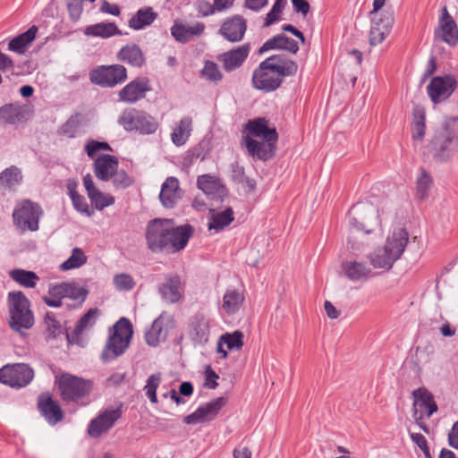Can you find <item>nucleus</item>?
Returning <instances> with one entry per match:
<instances>
[{
    "instance_id": "1",
    "label": "nucleus",
    "mask_w": 458,
    "mask_h": 458,
    "mask_svg": "<svg viewBox=\"0 0 458 458\" xmlns=\"http://www.w3.org/2000/svg\"><path fill=\"white\" fill-rule=\"evenodd\" d=\"M193 233L190 224L176 226L173 219L154 218L147 224L145 240L151 252L174 254L187 246Z\"/></svg>"
},
{
    "instance_id": "2",
    "label": "nucleus",
    "mask_w": 458,
    "mask_h": 458,
    "mask_svg": "<svg viewBox=\"0 0 458 458\" xmlns=\"http://www.w3.org/2000/svg\"><path fill=\"white\" fill-rule=\"evenodd\" d=\"M297 71L298 64L295 61L284 55H273L262 61L254 70L252 85L264 92H272L281 87L285 77L295 75Z\"/></svg>"
},
{
    "instance_id": "3",
    "label": "nucleus",
    "mask_w": 458,
    "mask_h": 458,
    "mask_svg": "<svg viewBox=\"0 0 458 458\" xmlns=\"http://www.w3.org/2000/svg\"><path fill=\"white\" fill-rule=\"evenodd\" d=\"M113 328L114 332L108 336L100 356L104 363L123 355L129 347L132 336V325L126 318H121Z\"/></svg>"
},
{
    "instance_id": "4",
    "label": "nucleus",
    "mask_w": 458,
    "mask_h": 458,
    "mask_svg": "<svg viewBox=\"0 0 458 458\" xmlns=\"http://www.w3.org/2000/svg\"><path fill=\"white\" fill-rule=\"evenodd\" d=\"M57 387L64 402L86 404L93 389V381L64 373L57 381Z\"/></svg>"
},
{
    "instance_id": "5",
    "label": "nucleus",
    "mask_w": 458,
    "mask_h": 458,
    "mask_svg": "<svg viewBox=\"0 0 458 458\" xmlns=\"http://www.w3.org/2000/svg\"><path fill=\"white\" fill-rule=\"evenodd\" d=\"M8 310L12 329L21 332V329H30L33 327L34 316L30 310V302L22 292L8 293Z\"/></svg>"
},
{
    "instance_id": "6",
    "label": "nucleus",
    "mask_w": 458,
    "mask_h": 458,
    "mask_svg": "<svg viewBox=\"0 0 458 458\" xmlns=\"http://www.w3.org/2000/svg\"><path fill=\"white\" fill-rule=\"evenodd\" d=\"M118 123L126 131H136L142 135L155 133L159 126L154 116L134 107L125 108L118 118Z\"/></svg>"
},
{
    "instance_id": "7",
    "label": "nucleus",
    "mask_w": 458,
    "mask_h": 458,
    "mask_svg": "<svg viewBox=\"0 0 458 458\" xmlns=\"http://www.w3.org/2000/svg\"><path fill=\"white\" fill-rule=\"evenodd\" d=\"M43 216V209L38 203L30 199L18 202L13 212V224L22 232H36L39 228V219Z\"/></svg>"
},
{
    "instance_id": "8",
    "label": "nucleus",
    "mask_w": 458,
    "mask_h": 458,
    "mask_svg": "<svg viewBox=\"0 0 458 458\" xmlns=\"http://www.w3.org/2000/svg\"><path fill=\"white\" fill-rule=\"evenodd\" d=\"M34 377V370L28 364H7L0 369V382L13 388L28 386Z\"/></svg>"
},
{
    "instance_id": "9",
    "label": "nucleus",
    "mask_w": 458,
    "mask_h": 458,
    "mask_svg": "<svg viewBox=\"0 0 458 458\" xmlns=\"http://www.w3.org/2000/svg\"><path fill=\"white\" fill-rule=\"evenodd\" d=\"M126 79V68L121 64L101 65L89 72L90 81L103 88H113Z\"/></svg>"
},
{
    "instance_id": "10",
    "label": "nucleus",
    "mask_w": 458,
    "mask_h": 458,
    "mask_svg": "<svg viewBox=\"0 0 458 458\" xmlns=\"http://www.w3.org/2000/svg\"><path fill=\"white\" fill-rule=\"evenodd\" d=\"M457 88V81L452 74L432 78L427 87V92L435 104L447 99Z\"/></svg>"
},
{
    "instance_id": "11",
    "label": "nucleus",
    "mask_w": 458,
    "mask_h": 458,
    "mask_svg": "<svg viewBox=\"0 0 458 458\" xmlns=\"http://www.w3.org/2000/svg\"><path fill=\"white\" fill-rule=\"evenodd\" d=\"M371 18V28L369 31V44L377 46L381 44L390 33L394 23V16L389 12L375 13Z\"/></svg>"
},
{
    "instance_id": "12",
    "label": "nucleus",
    "mask_w": 458,
    "mask_h": 458,
    "mask_svg": "<svg viewBox=\"0 0 458 458\" xmlns=\"http://www.w3.org/2000/svg\"><path fill=\"white\" fill-rule=\"evenodd\" d=\"M225 397H217L197 408V410L183 418V422L188 425H194L205 420H211L216 418L219 411L225 405Z\"/></svg>"
},
{
    "instance_id": "13",
    "label": "nucleus",
    "mask_w": 458,
    "mask_h": 458,
    "mask_svg": "<svg viewBox=\"0 0 458 458\" xmlns=\"http://www.w3.org/2000/svg\"><path fill=\"white\" fill-rule=\"evenodd\" d=\"M151 90L149 81L144 77H139L125 85L119 92V100L127 104H134L146 97V93Z\"/></svg>"
},
{
    "instance_id": "14",
    "label": "nucleus",
    "mask_w": 458,
    "mask_h": 458,
    "mask_svg": "<svg viewBox=\"0 0 458 458\" xmlns=\"http://www.w3.org/2000/svg\"><path fill=\"white\" fill-rule=\"evenodd\" d=\"M37 407L41 416L50 425H55L64 419V411L57 401L48 392L39 394Z\"/></svg>"
},
{
    "instance_id": "15",
    "label": "nucleus",
    "mask_w": 458,
    "mask_h": 458,
    "mask_svg": "<svg viewBox=\"0 0 458 458\" xmlns=\"http://www.w3.org/2000/svg\"><path fill=\"white\" fill-rule=\"evenodd\" d=\"M453 139L447 137L442 131L435 134L430 142L431 152L435 160L437 162H446L452 157L458 147V145L452 141Z\"/></svg>"
},
{
    "instance_id": "16",
    "label": "nucleus",
    "mask_w": 458,
    "mask_h": 458,
    "mask_svg": "<svg viewBox=\"0 0 458 458\" xmlns=\"http://www.w3.org/2000/svg\"><path fill=\"white\" fill-rule=\"evenodd\" d=\"M435 36L450 46L458 43V29L455 21L449 14L446 6L442 8V15L439 19L438 28Z\"/></svg>"
},
{
    "instance_id": "17",
    "label": "nucleus",
    "mask_w": 458,
    "mask_h": 458,
    "mask_svg": "<svg viewBox=\"0 0 458 458\" xmlns=\"http://www.w3.org/2000/svg\"><path fill=\"white\" fill-rule=\"evenodd\" d=\"M250 51V44L246 43L220 54L217 60L226 72H233L242 65Z\"/></svg>"
},
{
    "instance_id": "18",
    "label": "nucleus",
    "mask_w": 458,
    "mask_h": 458,
    "mask_svg": "<svg viewBox=\"0 0 458 458\" xmlns=\"http://www.w3.org/2000/svg\"><path fill=\"white\" fill-rule=\"evenodd\" d=\"M209 334V322L203 314L198 313L191 318L189 336L194 345H205L208 342Z\"/></svg>"
},
{
    "instance_id": "19",
    "label": "nucleus",
    "mask_w": 458,
    "mask_h": 458,
    "mask_svg": "<svg viewBox=\"0 0 458 458\" xmlns=\"http://www.w3.org/2000/svg\"><path fill=\"white\" fill-rule=\"evenodd\" d=\"M246 30V20L236 14L223 22L219 33L230 42H239L243 38Z\"/></svg>"
},
{
    "instance_id": "20",
    "label": "nucleus",
    "mask_w": 458,
    "mask_h": 458,
    "mask_svg": "<svg viewBox=\"0 0 458 458\" xmlns=\"http://www.w3.org/2000/svg\"><path fill=\"white\" fill-rule=\"evenodd\" d=\"M121 417L119 409L106 411L92 420L88 427V433L93 437H100L104 432L109 430Z\"/></svg>"
},
{
    "instance_id": "21",
    "label": "nucleus",
    "mask_w": 458,
    "mask_h": 458,
    "mask_svg": "<svg viewBox=\"0 0 458 458\" xmlns=\"http://www.w3.org/2000/svg\"><path fill=\"white\" fill-rule=\"evenodd\" d=\"M197 186L211 199L222 201L227 194L226 188L220 180L210 174L199 175L197 179Z\"/></svg>"
},
{
    "instance_id": "22",
    "label": "nucleus",
    "mask_w": 458,
    "mask_h": 458,
    "mask_svg": "<svg viewBox=\"0 0 458 458\" xmlns=\"http://www.w3.org/2000/svg\"><path fill=\"white\" fill-rule=\"evenodd\" d=\"M246 148L249 154L262 161L272 159L276 155L277 141H258L252 138L246 136L244 138Z\"/></svg>"
},
{
    "instance_id": "23",
    "label": "nucleus",
    "mask_w": 458,
    "mask_h": 458,
    "mask_svg": "<svg viewBox=\"0 0 458 458\" xmlns=\"http://www.w3.org/2000/svg\"><path fill=\"white\" fill-rule=\"evenodd\" d=\"M100 310L98 308L89 309L78 321L72 333L66 332V340L69 344H81V334L84 330L92 327Z\"/></svg>"
},
{
    "instance_id": "24",
    "label": "nucleus",
    "mask_w": 458,
    "mask_h": 458,
    "mask_svg": "<svg viewBox=\"0 0 458 458\" xmlns=\"http://www.w3.org/2000/svg\"><path fill=\"white\" fill-rule=\"evenodd\" d=\"M408 241L409 233L404 228L394 230L392 235L387 237L384 250L396 261L403 253Z\"/></svg>"
},
{
    "instance_id": "25",
    "label": "nucleus",
    "mask_w": 458,
    "mask_h": 458,
    "mask_svg": "<svg viewBox=\"0 0 458 458\" xmlns=\"http://www.w3.org/2000/svg\"><path fill=\"white\" fill-rule=\"evenodd\" d=\"M284 50L291 54H297L299 51V46L297 41L287 37L284 34H277L271 38L267 39L258 50L259 55L269 50Z\"/></svg>"
},
{
    "instance_id": "26",
    "label": "nucleus",
    "mask_w": 458,
    "mask_h": 458,
    "mask_svg": "<svg viewBox=\"0 0 458 458\" xmlns=\"http://www.w3.org/2000/svg\"><path fill=\"white\" fill-rule=\"evenodd\" d=\"M246 129L254 136L263 139L266 141H277L278 133L275 127L268 126V121L264 117L250 120Z\"/></svg>"
},
{
    "instance_id": "27",
    "label": "nucleus",
    "mask_w": 458,
    "mask_h": 458,
    "mask_svg": "<svg viewBox=\"0 0 458 458\" xmlns=\"http://www.w3.org/2000/svg\"><path fill=\"white\" fill-rule=\"evenodd\" d=\"M181 199L179 180L176 177H168L162 184L159 199L166 208H172Z\"/></svg>"
},
{
    "instance_id": "28",
    "label": "nucleus",
    "mask_w": 458,
    "mask_h": 458,
    "mask_svg": "<svg viewBox=\"0 0 458 458\" xmlns=\"http://www.w3.org/2000/svg\"><path fill=\"white\" fill-rule=\"evenodd\" d=\"M94 174L101 181L107 182L118 168V158L109 154H102L94 161Z\"/></svg>"
},
{
    "instance_id": "29",
    "label": "nucleus",
    "mask_w": 458,
    "mask_h": 458,
    "mask_svg": "<svg viewBox=\"0 0 458 458\" xmlns=\"http://www.w3.org/2000/svg\"><path fill=\"white\" fill-rule=\"evenodd\" d=\"M413 398L412 411L418 408L424 409L428 418L437 411L434 395L425 387H419L411 393Z\"/></svg>"
},
{
    "instance_id": "30",
    "label": "nucleus",
    "mask_w": 458,
    "mask_h": 458,
    "mask_svg": "<svg viewBox=\"0 0 458 458\" xmlns=\"http://www.w3.org/2000/svg\"><path fill=\"white\" fill-rule=\"evenodd\" d=\"M165 312L159 315L152 323L151 327L146 332L145 339L148 345L157 346L165 342L168 335L167 325L165 324Z\"/></svg>"
},
{
    "instance_id": "31",
    "label": "nucleus",
    "mask_w": 458,
    "mask_h": 458,
    "mask_svg": "<svg viewBox=\"0 0 458 458\" xmlns=\"http://www.w3.org/2000/svg\"><path fill=\"white\" fill-rule=\"evenodd\" d=\"M182 285L179 276H170L158 286L162 298L170 303H176L182 298Z\"/></svg>"
},
{
    "instance_id": "32",
    "label": "nucleus",
    "mask_w": 458,
    "mask_h": 458,
    "mask_svg": "<svg viewBox=\"0 0 458 458\" xmlns=\"http://www.w3.org/2000/svg\"><path fill=\"white\" fill-rule=\"evenodd\" d=\"M204 30L205 25L201 22H197L193 26L174 23L171 28V34L176 41L180 43H187L194 36L201 35Z\"/></svg>"
},
{
    "instance_id": "33",
    "label": "nucleus",
    "mask_w": 458,
    "mask_h": 458,
    "mask_svg": "<svg viewBox=\"0 0 458 458\" xmlns=\"http://www.w3.org/2000/svg\"><path fill=\"white\" fill-rule=\"evenodd\" d=\"M118 59L134 67H141L145 64V56L138 45H126L118 53Z\"/></svg>"
},
{
    "instance_id": "34",
    "label": "nucleus",
    "mask_w": 458,
    "mask_h": 458,
    "mask_svg": "<svg viewBox=\"0 0 458 458\" xmlns=\"http://www.w3.org/2000/svg\"><path fill=\"white\" fill-rule=\"evenodd\" d=\"M342 269L346 277L351 281H360L368 277L371 273V268L364 262L344 261Z\"/></svg>"
},
{
    "instance_id": "35",
    "label": "nucleus",
    "mask_w": 458,
    "mask_h": 458,
    "mask_svg": "<svg viewBox=\"0 0 458 458\" xmlns=\"http://www.w3.org/2000/svg\"><path fill=\"white\" fill-rule=\"evenodd\" d=\"M78 181L74 178L67 180L66 188L72 199L73 208L80 213L90 216L93 211L89 209L85 198L77 191Z\"/></svg>"
},
{
    "instance_id": "36",
    "label": "nucleus",
    "mask_w": 458,
    "mask_h": 458,
    "mask_svg": "<svg viewBox=\"0 0 458 458\" xmlns=\"http://www.w3.org/2000/svg\"><path fill=\"white\" fill-rule=\"evenodd\" d=\"M84 115L81 113L72 114L65 123H64L57 130L58 136L74 139L80 132L84 122Z\"/></svg>"
},
{
    "instance_id": "37",
    "label": "nucleus",
    "mask_w": 458,
    "mask_h": 458,
    "mask_svg": "<svg viewBox=\"0 0 458 458\" xmlns=\"http://www.w3.org/2000/svg\"><path fill=\"white\" fill-rule=\"evenodd\" d=\"M157 17V13L154 12L151 7L140 8L129 20V27L135 30H142L149 26Z\"/></svg>"
},
{
    "instance_id": "38",
    "label": "nucleus",
    "mask_w": 458,
    "mask_h": 458,
    "mask_svg": "<svg viewBox=\"0 0 458 458\" xmlns=\"http://www.w3.org/2000/svg\"><path fill=\"white\" fill-rule=\"evenodd\" d=\"M84 34L87 36L107 38L114 35H122V31L114 22H99L86 27Z\"/></svg>"
},
{
    "instance_id": "39",
    "label": "nucleus",
    "mask_w": 458,
    "mask_h": 458,
    "mask_svg": "<svg viewBox=\"0 0 458 458\" xmlns=\"http://www.w3.org/2000/svg\"><path fill=\"white\" fill-rule=\"evenodd\" d=\"M37 32L38 27L31 26L25 32L13 38L8 44V49L18 54H23L27 46L35 39Z\"/></svg>"
},
{
    "instance_id": "40",
    "label": "nucleus",
    "mask_w": 458,
    "mask_h": 458,
    "mask_svg": "<svg viewBox=\"0 0 458 458\" xmlns=\"http://www.w3.org/2000/svg\"><path fill=\"white\" fill-rule=\"evenodd\" d=\"M192 119L189 116L180 120L179 124L174 128L171 134L173 143L177 146H182L186 143L192 131Z\"/></svg>"
},
{
    "instance_id": "41",
    "label": "nucleus",
    "mask_w": 458,
    "mask_h": 458,
    "mask_svg": "<svg viewBox=\"0 0 458 458\" xmlns=\"http://www.w3.org/2000/svg\"><path fill=\"white\" fill-rule=\"evenodd\" d=\"M411 137L414 140H421L426 132V112L424 107L415 106L412 110Z\"/></svg>"
},
{
    "instance_id": "42",
    "label": "nucleus",
    "mask_w": 458,
    "mask_h": 458,
    "mask_svg": "<svg viewBox=\"0 0 458 458\" xmlns=\"http://www.w3.org/2000/svg\"><path fill=\"white\" fill-rule=\"evenodd\" d=\"M24 117V109L18 104H5L0 107V120L14 124Z\"/></svg>"
},
{
    "instance_id": "43",
    "label": "nucleus",
    "mask_w": 458,
    "mask_h": 458,
    "mask_svg": "<svg viewBox=\"0 0 458 458\" xmlns=\"http://www.w3.org/2000/svg\"><path fill=\"white\" fill-rule=\"evenodd\" d=\"M210 212L212 215L211 221L208 224L209 230H223L225 227L228 226L234 219L233 210L232 208H226L224 211L216 213L211 209Z\"/></svg>"
},
{
    "instance_id": "44",
    "label": "nucleus",
    "mask_w": 458,
    "mask_h": 458,
    "mask_svg": "<svg viewBox=\"0 0 458 458\" xmlns=\"http://www.w3.org/2000/svg\"><path fill=\"white\" fill-rule=\"evenodd\" d=\"M243 300V296L236 290H227L223 299V309L227 314H234L239 310Z\"/></svg>"
},
{
    "instance_id": "45",
    "label": "nucleus",
    "mask_w": 458,
    "mask_h": 458,
    "mask_svg": "<svg viewBox=\"0 0 458 458\" xmlns=\"http://www.w3.org/2000/svg\"><path fill=\"white\" fill-rule=\"evenodd\" d=\"M10 276L21 285L28 288H33L36 285L37 281L39 280V277L35 272L23 269L12 270L10 272Z\"/></svg>"
},
{
    "instance_id": "46",
    "label": "nucleus",
    "mask_w": 458,
    "mask_h": 458,
    "mask_svg": "<svg viewBox=\"0 0 458 458\" xmlns=\"http://www.w3.org/2000/svg\"><path fill=\"white\" fill-rule=\"evenodd\" d=\"M420 174L416 181V195L420 200L428 197V191L432 186L433 180L430 174L424 169L420 168Z\"/></svg>"
},
{
    "instance_id": "47",
    "label": "nucleus",
    "mask_w": 458,
    "mask_h": 458,
    "mask_svg": "<svg viewBox=\"0 0 458 458\" xmlns=\"http://www.w3.org/2000/svg\"><path fill=\"white\" fill-rule=\"evenodd\" d=\"M65 297L83 303L88 297L89 291L85 287H81L77 283H62Z\"/></svg>"
},
{
    "instance_id": "48",
    "label": "nucleus",
    "mask_w": 458,
    "mask_h": 458,
    "mask_svg": "<svg viewBox=\"0 0 458 458\" xmlns=\"http://www.w3.org/2000/svg\"><path fill=\"white\" fill-rule=\"evenodd\" d=\"M87 262V256L81 249L76 247L72 250V255L60 265V269L63 271L78 268Z\"/></svg>"
},
{
    "instance_id": "49",
    "label": "nucleus",
    "mask_w": 458,
    "mask_h": 458,
    "mask_svg": "<svg viewBox=\"0 0 458 458\" xmlns=\"http://www.w3.org/2000/svg\"><path fill=\"white\" fill-rule=\"evenodd\" d=\"M63 284L53 285L48 290V295L43 297L44 302L53 308L62 306V300L65 297Z\"/></svg>"
},
{
    "instance_id": "50",
    "label": "nucleus",
    "mask_w": 458,
    "mask_h": 458,
    "mask_svg": "<svg viewBox=\"0 0 458 458\" xmlns=\"http://www.w3.org/2000/svg\"><path fill=\"white\" fill-rule=\"evenodd\" d=\"M368 258L375 268L390 269L395 262L394 259L389 256L384 250L369 254Z\"/></svg>"
},
{
    "instance_id": "51",
    "label": "nucleus",
    "mask_w": 458,
    "mask_h": 458,
    "mask_svg": "<svg viewBox=\"0 0 458 458\" xmlns=\"http://www.w3.org/2000/svg\"><path fill=\"white\" fill-rule=\"evenodd\" d=\"M243 333L240 330H235L233 333L223 334L219 340L226 344L229 350H240L243 346Z\"/></svg>"
},
{
    "instance_id": "52",
    "label": "nucleus",
    "mask_w": 458,
    "mask_h": 458,
    "mask_svg": "<svg viewBox=\"0 0 458 458\" xmlns=\"http://www.w3.org/2000/svg\"><path fill=\"white\" fill-rule=\"evenodd\" d=\"M113 283L116 290L120 292L131 291L136 285V282L133 277L126 273L115 275L113 278Z\"/></svg>"
},
{
    "instance_id": "53",
    "label": "nucleus",
    "mask_w": 458,
    "mask_h": 458,
    "mask_svg": "<svg viewBox=\"0 0 458 458\" xmlns=\"http://www.w3.org/2000/svg\"><path fill=\"white\" fill-rule=\"evenodd\" d=\"M161 383V373L152 374L148 377L144 387L146 395L152 403H157V389Z\"/></svg>"
},
{
    "instance_id": "54",
    "label": "nucleus",
    "mask_w": 458,
    "mask_h": 458,
    "mask_svg": "<svg viewBox=\"0 0 458 458\" xmlns=\"http://www.w3.org/2000/svg\"><path fill=\"white\" fill-rule=\"evenodd\" d=\"M201 75L206 80L218 82L223 79V73L220 72L217 64L213 61H206L203 69L201 70Z\"/></svg>"
},
{
    "instance_id": "55",
    "label": "nucleus",
    "mask_w": 458,
    "mask_h": 458,
    "mask_svg": "<svg viewBox=\"0 0 458 458\" xmlns=\"http://www.w3.org/2000/svg\"><path fill=\"white\" fill-rule=\"evenodd\" d=\"M21 179V172L16 166H11L4 169L0 174V182L2 184L11 188L17 184Z\"/></svg>"
},
{
    "instance_id": "56",
    "label": "nucleus",
    "mask_w": 458,
    "mask_h": 458,
    "mask_svg": "<svg viewBox=\"0 0 458 458\" xmlns=\"http://www.w3.org/2000/svg\"><path fill=\"white\" fill-rule=\"evenodd\" d=\"M88 197L98 210H102L114 202V197L105 196L98 189L89 194Z\"/></svg>"
},
{
    "instance_id": "57",
    "label": "nucleus",
    "mask_w": 458,
    "mask_h": 458,
    "mask_svg": "<svg viewBox=\"0 0 458 458\" xmlns=\"http://www.w3.org/2000/svg\"><path fill=\"white\" fill-rule=\"evenodd\" d=\"M44 321L48 332L47 338L55 339L62 333L61 324L53 312H47Z\"/></svg>"
},
{
    "instance_id": "58",
    "label": "nucleus",
    "mask_w": 458,
    "mask_h": 458,
    "mask_svg": "<svg viewBox=\"0 0 458 458\" xmlns=\"http://www.w3.org/2000/svg\"><path fill=\"white\" fill-rule=\"evenodd\" d=\"M113 185L116 189H126L133 183V180L124 170H118L115 168V172L111 176Z\"/></svg>"
},
{
    "instance_id": "59",
    "label": "nucleus",
    "mask_w": 458,
    "mask_h": 458,
    "mask_svg": "<svg viewBox=\"0 0 458 458\" xmlns=\"http://www.w3.org/2000/svg\"><path fill=\"white\" fill-rule=\"evenodd\" d=\"M100 150L112 151V148L107 142L98 141L94 140L88 141L85 145V151L89 157L93 158L96 156V154Z\"/></svg>"
},
{
    "instance_id": "60",
    "label": "nucleus",
    "mask_w": 458,
    "mask_h": 458,
    "mask_svg": "<svg viewBox=\"0 0 458 458\" xmlns=\"http://www.w3.org/2000/svg\"><path fill=\"white\" fill-rule=\"evenodd\" d=\"M284 8V4L274 3L271 10L268 12L265 18L264 26L269 27L273 23L278 21L281 19L280 15Z\"/></svg>"
},
{
    "instance_id": "61",
    "label": "nucleus",
    "mask_w": 458,
    "mask_h": 458,
    "mask_svg": "<svg viewBox=\"0 0 458 458\" xmlns=\"http://www.w3.org/2000/svg\"><path fill=\"white\" fill-rule=\"evenodd\" d=\"M442 131L447 137L454 138L452 141L458 145V118L454 117L447 120Z\"/></svg>"
},
{
    "instance_id": "62",
    "label": "nucleus",
    "mask_w": 458,
    "mask_h": 458,
    "mask_svg": "<svg viewBox=\"0 0 458 458\" xmlns=\"http://www.w3.org/2000/svg\"><path fill=\"white\" fill-rule=\"evenodd\" d=\"M413 443L423 452L425 458H432L428 445L426 437L420 433H411L410 435Z\"/></svg>"
},
{
    "instance_id": "63",
    "label": "nucleus",
    "mask_w": 458,
    "mask_h": 458,
    "mask_svg": "<svg viewBox=\"0 0 458 458\" xmlns=\"http://www.w3.org/2000/svg\"><path fill=\"white\" fill-rule=\"evenodd\" d=\"M349 227H350V233H355L359 232H362L365 234H369L372 232L371 229L367 228L368 225L360 222L358 220L355 216H350L349 218Z\"/></svg>"
},
{
    "instance_id": "64",
    "label": "nucleus",
    "mask_w": 458,
    "mask_h": 458,
    "mask_svg": "<svg viewBox=\"0 0 458 458\" xmlns=\"http://www.w3.org/2000/svg\"><path fill=\"white\" fill-rule=\"evenodd\" d=\"M68 12L71 19L73 21H76L81 17V14L82 13V4L81 0H71L67 4Z\"/></svg>"
}]
</instances>
